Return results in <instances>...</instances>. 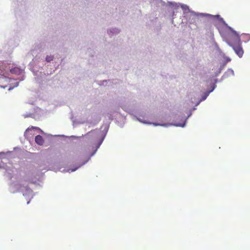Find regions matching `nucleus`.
<instances>
[{"mask_svg":"<svg viewBox=\"0 0 250 250\" xmlns=\"http://www.w3.org/2000/svg\"><path fill=\"white\" fill-rule=\"evenodd\" d=\"M215 17H217V18H219L220 16H219V15H216V16H215Z\"/></svg>","mask_w":250,"mask_h":250,"instance_id":"obj_9","label":"nucleus"},{"mask_svg":"<svg viewBox=\"0 0 250 250\" xmlns=\"http://www.w3.org/2000/svg\"><path fill=\"white\" fill-rule=\"evenodd\" d=\"M101 143H100V144H99V146H98V147H99L100 145H101Z\"/></svg>","mask_w":250,"mask_h":250,"instance_id":"obj_10","label":"nucleus"},{"mask_svg":"<svg viewBox=\"0 0 250 250\" xmlns=\"http://www.w3.org/2000/svg\"><path fill=\"white\" fill-rule=\"evenodd\" d=\"M54 57L52 55L47 56L46 57V61L48 62H50V61H52Z\"/></svg>","mask_w":250,"mask_h":250,"instance_id":"obj_4","label":"nucleus"},{"mask_svg":"<svg viewBox=\"0 0 250 250\" xmlns=\"http://www.w3.org/2000/svg\"><path fill=\"white\" fill-rule=\"evenodd\" d=\"M22 70L19 67H15L10 69V72L13 74L20 75L22 73Z\"/></svg>","mask_w":250,"mask_h":250,"instance_id":"obj_2","label":"nucleus"},{"mask_svg":"<svg viewBox=\"0 0 250 250\" xmlns=\"http://www.w3.org/2000/svg\"><path fill=\"white\" fill-rule=\"evenodd\" d=\"M35 141L38 145L40 146H42L44 143V140L43 137L40 135L36 136Z\"/></svg>","mask_w":250,"mask_h":250,"instance_id":"obj_3","label":"nucleus"},{"mask_svg":"<svg viewBox=\"0 0 250 250\" xmlns=\"http://www.w3.org/2000/svg\"><path fill=\"white\" fill-rule=\"evenodd\" d=\"M95 131V130H91V131L88 132L85 135H89L90 133H92Z\"/></svg>","mask_w":250,"mask_h":250,"instance_id":"obj_5","label":"nucleus"},{"mask_svg":"<svg viewBox=\"0 0 250 250\" xmlns=\"http://www.w3.org/2000/svg\"><path fill=\"white\" fill-rule=\"evenodd\" d=\"M196 19H198V18L195 16H194V17L192 18V20H194V21H195Z\"/></svg>","mask_w":250,"mask_h":250,"instance_id":"obj_6","label":"nucleus"},{"mask_svg":"<svg viewBox=\"0 0 250 250\" xmlns=\"http://www.w3.org/2000/svg\"><path fill=\"white\" fill-rule=\"evenodd\" d=\"M177 126H181L183 127L184 126V125H177Z\"/></svg>","mask_w":250,"mask_h":250,"instance_id":"obj_8","label":"nucleus"},{"mask_svg":"<svg viewBox=\"0 0 250 250\" xmlns=\"http://www.w3.org/2000/svg\"><path fill=\"white\" fill-rule=\"evenodd\" d=\"M153 125H155V126H157V125H160L158 124L153 123Z\"/></svg>","mask_w":250,"mask_h":250,"instance_id":"obj_7","label":"nucleus"},{"mask_svg":"<svg viewBox=\"0 0 250 250\" xmlns=\"http://www.w3.org/2000/svg\"><path fill=\"white\" fill-rule=\"evenodd\" d=\"M228 29L231 32L229 34V44L232 47L233 50L239 57H241L244 53L241 45L240 36L239 34L230 27Z\"/></svg>","mask_w":250,"mask_h":250,"instance_id":"obj_1","label":"nucleus"}]
</instances>
